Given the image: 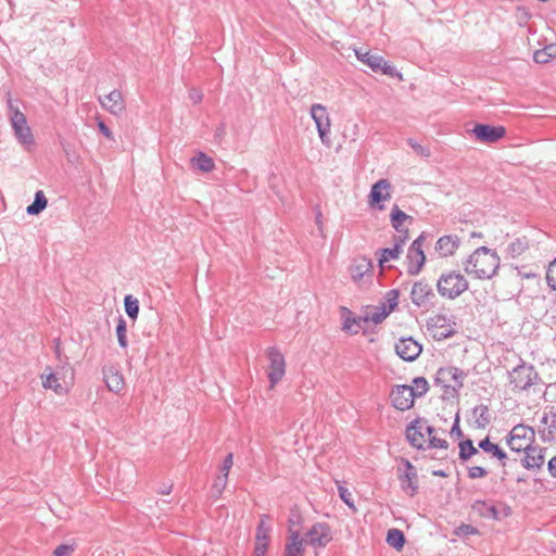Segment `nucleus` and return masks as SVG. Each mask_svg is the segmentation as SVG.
I'll return each instance as SVG.
<instances>
[{
	"instance_id": "f257e3e1",
	"label": "nucleus",
	"mask_w": 556,
	"mask_h": 556,
	"mask_svg": "<svg viewBox=\"0 0 556 556\" xmlns=\"http://www.w3.org/2000/svg\"><path fill=\"white\" fill-rule=\"evenodd\" d=\"M500 267V257L486 247L478 248L465 262L464 269L477 279L492 278Z\"/></svg>"
},
{
	"instance_id": "f03ea898",
	"label": "nucleus",
	"mask_w": 556,
	"mask_h": 556,
	"mask_svg": "<svg viewBox=\"0 0 556 556\" xmlns=\"http://www.w3.org/2000/svg\"><path fill=\"white\" fill-rule=\"evenodd\" d=\"M8 116L17 142L25 149L30 150L35 143V138L27 123V118L11 98L8 99Z\"/></svg>"
},
{
	"instance_id": "7ed1b4c3",
	"label": "nucleus",
	"mask_w": 556,
	"mask_h": 556,
	"mask_svg": "<svg viewBox=\"0 0 556 556\" xmlns=\"http://www.w3.org/2000/svg\"><path fill=\"white\" fill-rule=\"evenodd\" d=\"M468 288V280L457 270H448L441 274L437 281L438 293L448 300L460 296Z\"/></svg>"
},
{
	"instance_id": "20e7f679",
	"label": "nucleus",
	"mask_w": 556,
	"mask_h": 556,
	"mask_svg": "<svg viewBox=\"0 0 556 556\" xmlns=\"http://www.w3.org/2000/svg\"><path fill=\"white\" fill-rule=\"evenodd\" d=\"M534 430L525 425L515 426L508 433L506 442L514 452H521L530 447L534 441Z\"/></svg>"
},
{
	"instance_id": "39448f33",
	"label": "nucleus",
	"mask_w": 556,
	"mask_h": 556,
	"mask_svg": "<svg viewBox=\"0 0 556 556\" xmlns=\"http://www.w3.org/2000/svg\"><path fill=\"white\" fill-rule=\"evenodd\" d=\"M40 379L45 389H51L58 395H64L68 392L72 386L73 375H71L70 380L67 381L65 372H54L51 367H47L40 375Z\"/></svg>"
},
{
	"instance_id": "423d86ee",
	"label": "nucleus",
	"mask_w": 556,
	"mask_h": 556,
	"mask_svg": "<svg viewBox=\"0 0 556 556\" xmlns=\"http://www.w3.org/2000/svg\"><path fill=\"white\" fill-rule=\"evenodd\" d=\"M465 374L456 367H442L437 371L435 383L441 384L448 393V389L456 392L464 384Z\"/></svg>"
},
{
	"instance_id": "0eeeda50",
	"label": "nucleus",
	"mask_w": 556,
	"mask_h": 556,
	"mask_svg": "<svg viewBox=\"0 0 556 556\" xmlns=\"http://www.w3.org/2000/svg\"><path fill=\"white\" fill-rule=\"evenodd\" d=\"M304 539L315 549L324 548L332 541L331 528L326 522H316L307 530Z\"/></svg>"
},
{
	"instance_id": "6e6552de",
	"label": "nucleus",
	"mask_w": 556,
	"mask_h": 556,
	"mask_svg": "<svg viewBox=\"0 0 556 556\" xmlns=\"http://www.w3.org/2000/svg\"><path fill=\"white\" fill-rule=\"evenodd\" d=\"M356 58L368 65L374 72H381L384 75L389 76H399L401 74L396 72L395 67L390 65L381 55L371 54L368 51H363L362 49L355 50Z\"/></svg>"
},
{
	"instance_id": "1a4fd4ad",
	"label": "nucleus",
	"mask_w": 556,
	"mask_h": 556,
	"mask_svg": "<svg viewBox=\"0 0 556 556\" xmlns=\"http://www.w3.org/2000/svg\"><path fill=\"white\" fill-rule=\"evenodd\" d=\"M311 117L316 124L319 138L326 146H330V127L331 122L326 106L321 104H313L311 106Z\"/></svg>"
},
{
	"instance_id": "9d476101",
	"label": "nucleus",
	"mask_w": 556,
	"mask_h": 556,
	"mask_svg": "<svg viewBox=\"0 0 556 556\" xmlns=\"http://www.w3.org/2000/svg\"><path fill=\"white\" fill-rule=\"evenodd\" d=\"M434 429L426 421L416 419L406 428V438L409 443L417 448H422L428 440V435L433 433Z\"/></svg>"
},
{
	"instance_id": "9b49d317",
	"label": "nucleus",
	"mask_w": 556,
	"mask_h": 556,
	"mask_svg": "<svg viewBox=\"0 0 556 556\" xmlns=\"http://www.w3.org/2000/svg\"><path fill=\"white\" fill-rule=\"evenodd\" d=\"M509 379L510 383L514 384L516 389L526 390L538 379V372L533 366L522 364L515 367L509 372Z\"/></svg>"
},
{
	"instance_id": "f8f14e48",
	"label": "nucleus",
	"mask_w": 556,
	"mask_h": 556,
	"mask_svg": "<svg viewBox=\"0 0 556 556\" xmlns=\"http://www.w3.org/2000/svg\"><path fill=\"white\" fill-rule=\"evenodd\" d=\"M267 356L269 359L268 378L270 387L274 388L285 376V357L276 348H270L267 352Z\"/></svg>"
},
{
	"instance_id": "ddd939ff",
	"label": "nucleus",
	"mask_w": 556,
	"mask_h": 556,
	"mask_svg": "<svg viewBox=\"0 0 556 556\" xmlns=\"http://www.w3.org/2000/svg\"><path fill=\"white\" fill-rule=\"evenodd\" d=\"M424 239V235H420L416 240L413 241L408 249L407 260L408 273L410 275H417L426 262V255L422 250Z\"/></svg>"
},
{
	"instance_id": "4468645a",
	"label": "nucleus",
	"mask_w": 556,
	"mask_h": 556,
	"mask_svg": "<svg viewBox=\"0 0 556 556\" xmlns=\"http://www.w3.org/2000/svg\"><path fill=\"white\" fill-rule=\"evenodd\" d=\"M471 132L475 135L477 140L484 143H494L501 140L506 129L503 126H492L488 124H476Z\"/></svg>"
},
{
	"instance_id": "2eb2a0df",
	"label": "nucleus",
	"mask_w": 556,
	"mask_h": 556,
	"mask_svg": "<svg viewBox=\"0 0 556 556\" xmlns=\"http://www.w3.org/2000/svg\"><path fill=\"white\" fill-rule=\"evenodd\" d=\"M401 465L403 468L399 467V479L402 488L408 495L413 496L418 489L416 468L407 459H402Z\"/></svg>"
},
{
	"instance_id": "dca6fc26",
	"label": "nucleus",
	"mask_w": 556,
	"mask_h": 556,
	"mask_svg": "<svg viewBox=\"0 0 556 556\" xmlns=\"http://www.w3.org/2000/svg\"><path fill=\"white\" fill-rule=\"evenodd\" d=\"M392 405L399 410H406L413 407L415 397L413 390L407 384L395 386L390 393Z\"/></svg>"
},
{
	"instance_id": "f3484780",
	"label": "nucleus",
	"mask_w": 556,
	"mask_h": 556,
	"mask_svg": "<svg viewBox=\"0 0 556 556\" xmlns=\"http://www.w3.org/2000/svg\"><path fill=\"white\" fill-rule=\"evenodd\" d=\"M421 351V345L412 337L402 338L395 343L396 354L406 362L415 361Z\"/></svg>"
},
{
	"instance_id": "a211bd4d",
	"label": "nucleus",
	"mask_w": 556,
	"mask_h": 556,
	"mask_svg": "<svg viewBox=\"0 0 556 556\" xmlns=\"http://www.w3.org/2000/svg\"><path fill=\"white\" fill-rule=\"evenodd\" d=\"M434 298L435 294L430 285L424 281L414 283L410 291V299L415 305L419 307L431 305Z\"/></svg>"
},
{
	"instance_id": "6ab92c4d",
	"label": "nucleus",
	"mask_w": 556,
	"mask_h": 556,
	"mask_svg": "<svg viewBox=\"0 0 556 556\" xmlns=\"http://www.w3.org/2000/svg\"><path fill=\"white\" fill-rule=\"evenodd\" d=\"M306 541L301 535L299 529H293L292 526L288 529V538L285 546V556H302L305 549Z\"/></svg>"
},
{
	"instance_id": "aec40b11",
	"label": "nucleus",
	"mask_w": 556,
	"mask_h": 556,
	"mask_svg": "<svg viewBox=\"0 0 556 556\" xmlns=\"http://www.w3.org/2000/svg\"><path fill=\"white\" fill-rule=\"evenodd\" d=\"M472 510L481 517L492 518L494 520H500L502 517L509 515L508 507H504L503 514H501L494 505L484 501H476L472 504Z\"/></svg>"
},
{
	"instance_id": "412c9836",
	"label": "nucleus",
	"mask_w": 556,
	"mask_h": 556,
	"mask_svg": "<svg viewBox=\"0 0 556 556\" xmlns=\"http://www.w3.org/2000/svg\"><path fill=\"white\" fill-rule=\"evenodd\" d=\"M101 105L111 114L118 115L125 110L121 91L113 90L103 98H99Z\"/></svg>"
},
{
	"instance_id": "4be33fe9",
	"label": "nucleus",
	"mask_w": 556,
	"mask_h": 556,
	"mask_svg": "<svg viewBox=\"0 0 556 556\" xmlns=\"http://www.w3.org/2000/svg\"><path fill=\"white\" fill-rule=\"evenodd\" d=\"M391 184L387 179H379L371 186L369 193V204L375 205L381 201H386L391 198Z\"/></svg>"
},
{
	"instance_id": "5701e85b",
	"label": "nucleus",
	"mask_w": 556,
	"mask_h": 556,
	"mask_svg": "<svg viewBox=\"0 0 556 556\" xmlns=\"http://www.w3.org/2000/svg\"><path fill=\"white\" fill-rule=\"evenodd\" d=\"M459 247L457 236H443L435 243V251L444 257L451 256Z\"/></svg>"
},
{
	"instance_id": "b1692460",
	"label": "nucleus",
	"mask_w": 556,
	"mask_h": 556,
	"mask_svg": "<svg viewBox=\"0 0 556 556\" xmlns=\"http://www.w3.org/2000/svg\"><path fill=\"white\" fill-rule=\"evenodd\" d=\"M525 452L523 466L527 469L541 468L544 464V450L538 446H530Z\"/></svg>"
},
{
	"instance_id": "393cba45",
	"label": "nucleus",
	"mask_w": 556,
	"mask_h": 556,
	"mask_svg": "<svg viewBox=\"0 0 556 556\" xmlns=\"http://www.w3.org/2000/svg\"><path fill=\"white\" fill-rule=\"evenodd\" d=\"M104 380L110 391L118 393L124 388L123 375L114 367L103 370Z\"/></svg>"
},
{
	"instance_id": "a878e982",
	"label": "nucleus",
	"mask_w": 556,
	"mask_h": 556,
	"mask_svg": "<svg viewBox=\"0 0 556 556\" xmlns=\"http://www.w3.org/2000/svg\"><path fill=\"white\" fill-rule=\"evenodd\" d=\"M406 236H399V238L395 240V243L392 248H386L380 251L381 255L379 258V263L381 266H383L384 263L390 262L392 260H397L403 245L405 244Z\"/></svg>"
},
{
	"instance_id": "bb28decb",
	"label": "nucleus",
	"mask_w": 556,
	"mask_h": 556,
	"mask_svg": "<svg viewBox=\"0 0 556 556\" xmlns=\"http://www.w3.org/2000/svg\"><path fill=\"white\" fill-rule=\"evenodd\" d=\"M267 518L268 516L266 515L262 516L256 530L255 547H258V553H262L263 549H267L269 543V533L271 529L265 523V519Z\"/></svg>"
},
{
	"instance_id": "cd10ccee",
	"label": "nucleus",
	"mask_w": 556,
	"mask_h": 556,
	"mask_svg": "<svg viewBox=\"0 0 556 556\" xmlns=\"http://www.w3.org/2000/svg\"><path fill=\"white\" fill-rule=\"evenodd\" d=\"M390 313L387 311V305L386 304H380V305H377V306H371V307H368L365 313H364V316H363V320L365 323H372L375 325H378L380 323H382L387 316L389 315Z\"/></svg>"
},
{
	"instance_id": "c85d7f7f",
	"label": "nucleus",
	"mask_w": 556,
	"mask_h": 556,
	"mask_svg": "<svg viewBox=\"0 0 556 556\" xmlns=\"http://www.w3.org/2000/svg\"><path fill=\"white\" fill-rule=\"evenodd\" d=\"M390 219L392 227L400 233H407V229L404 227L405 222L412 220V217L405 212L400 210L397 205H394L390 213Z\"/></svg>"
},
{
	"instance_id": "c756f323",
	"label": "nucleus",
	"mask_w": 556,
	"mask_h": 556,
	"mask_svg": "<svg viewBox=\"0 0 556 556\" xmlns=\"http://www.w3.org/2000/svg\"><path fill=\"white\" fill-rule=\"evenodd\" d=\"M371 269V263L367 258L355 260L350 267V274L354 281H359Z\"/></svg>"
},
{
	"instance_id": "7c9ffc66",
	"label": "nucleus",
	"mask_w": 556,
	"mask_h": 556,
	"mask_svg": "<svg viewBox=\"0 0 556 556\" xmlns=\"http://www.w3.org/2000/svg\"><path fill=\"white\" fill-rule=\"evenodd\" d=\"M541 422L546 426V432H543V439L547 441L556 439V413L553 410L545 412L541 418Z\"/></svg>"
},
{
	"instance_id": "2f4dec72",
	"label": "nucleus",
	"mask_w": 556,
	"mask_h": 556,
	"mask_svg": "<svg viewBox=\"0 0 556 556\" xmlns=\"http://www.w3.org/2000/svg\"><path fill=\"white\" fill-rule=\"evenodd\" d=\"M479 447L486 453L492 454L498 460L502 462V465L505 466V460L507 459L506 453L497 445L492 443L489 438L483 439L479 443Z\"/></svg>"
},
{
	"instance_id": "473e14b6",
	"label": "nucleus",
	"mask_w": 556,
	"mask_h": 556,
	"mask_svg": "<svg viewBox=\"0 0 556 556\" xmlns=\"http://www.w3.org/2000/svg\"><path fill=\"white\" fill-rule=\"evenodd\" d=\"M191 162L193 166L203 173H210L214 168V162L212 157L207 156L203 152H199L195 156H193Z\"/></svg>"
},
{
	"instance_id": "72a5a7b5",
	"label": "nucleus",
	"mask_w": 556,
	"mask_h": 556,
	"mask_svg": "<svg viewBox=\"0 0 556 556\" xmlns=\"http://www.w3.org/2000/svg\"><path fill=\"white\" fill-rule=\"evenodd\" d=\"M475 422L478 428H485L490 424L489 408L485 405H478L472 409Z\"/></svg>"
},
{
	"instance_id": "f704fd0d",
	"label": "nucleus",
	"mask_w": 556,
	"mask_h": 556,
	"mask_svg": "<svg viewBox=\"0 0 556 556\" xmlns=\"http://www.w3.org/2000/svg\"><path fill=\"white\" fill-rule=\"evenodd\" d=\"M47 206V198L45 193L39 190L35 194L34 202L27 206L26 212L29 215H38L40 212H42Z\"/></svg>"
},
{
	"instance_id": "c9c22d12",
	"label": "nucleus",
	"mask_w": 556,
	"mask_h": 556,
	"mask_svg": "<svg viewBox=\"0 0 556 556\" xmlns=\"http://www.w3.org/2000/svg\"><path fill=\"white\" fill-rule=\"evenodd\" d=\"M556 56V46L548 45L544 49L538 50L533 54V59L536 63L544 64L549 62Z\"/></svg>"
},
{
	"instance_id": "e433bc0d",
	"label": "nucleus",
	"mask_w": 556,
	"mask_h": 556,
	"mask_svg": "<svg viewBox=\"0 0 556 556\" xmlns=\"http://www.w3.org/2000/svg\"><path fill=\"white\" fill-rule=\"evenodd\" d=\"M529 248V242L526 237L516 238L507 247V252L511 257L521 255Z\"/></svg>"
},
{
	"instance_id": "4c0bfd02",
	"label": "nucleus",
	"mask_w": 556,
	"mask_h": 556,
	"mask_svg": "<svg viewBox=\"0 0 556 556\" xmlns=\"http://www.w3.org/2000/svg\"><path fill=\"white\" fill-rule=\"evenodd\" d=\"M387 542L392 547L402 548L405 543L403 532L397 529H390L387 534Z\"/></svg>"
},
{
	"instance_id": "58836bf2",
	"label": "nucleus",
	"mask_w": 556,
	"mask_h": 556,
	"mask_svg": "<svg viewBox=\"0 0 556 556\" xmlns=\"http://www.w3.org/2000/svg\"><path fill=\"white\" fill-rule=\"evenodd\" d=\"M409 389L413 390L415 399L420 397L427 393L429 383L424 377H417L413 379V386H409Z\"/></svg>"
},
{
	"instance_id": "ea45409f",
	"label": "nucleus",
	"mask_w": 556,
	"mask_h": 556,
	"mask_svg": "<svg viewBox=\"0 0 556 556\" xmlns=\"http://www.w3.org/2000/svg\"><path fill=\"white\" fill-rule=\"evenodd\" d=\"M459 458L468 460L471 456L478 454V450L473 446L471 440H465L459 443Z\"/></svg>"
},
{
	"instance_id": "a19ab883",
	"label": "nucleus",
	"mask_w": 556,
	"mask_h": 556,
	"mask_svg": "<svg viewBox=\"0 0 556 556\" xmlns=\"http://www.w3.org/2000/svg\"><path fill=\"white\" fill-rule=\"evenodd\" d=\"M125 311L129 318L136 319L139 313V302L136 298L128 294L124 300Z\"/></svg>"
},
{
	"instance_id": "79ce46f5",
	"label": "nucleus",
	"mask_w": 556,
	"mask_h": 556,
	"mask_svg": "<svg viewBox=\"0 0 556 556\" xmlns=\"http://www.w3.org/2000/svg\"><path fill=\"white\" fill-rule=\"evenodd\" d=\"M126 332H127L126 321L123 317H119L118 321H117V326H116V336H117L118 344L123 349L127 348Z\"/></svg>"
},
{
	"instance_id": "37998d69",
	"label": "nucleus",
	"mask_w": 556,
	"mask_h": 556,
	"mask_svg": "<svg viewBox=\"0 0 556 556\" xmlns=\"http://www.w3.org/2000/svg\"><path fill=\"white\" fill-rule=\"evenodd\" d=\"M227 473L218 476L212 485V496L219 497L227 484Z\"/></svg>"
},
{
	"instance_id": "c03bdc74",
	"label": "nucleus",
	"mask_w": 556,
	"mask_h": 556,
	"mask_svg": "<svg viewBox=\"0 0 556 556\" xmlns=\"http://www.w3.org/2000/svg\"><path fill=\"white\" fill-rule=\"evenodd\" d=\"M397 300H399V291L397 290H390L386 294V301L381 304L387 305V311L391 313L396 306H397Z\"/></svg>"
},
{
	"instance_id": "a18cd8bd",
	"label": "nucleus",
	"mask_w": 556,
	"mask_h": 556,
	"mask_svg": "<svg viewBox=\"0 0 556 556\" xmlns=\"http://www.w3.org/2000/svg\"><path fill=\"white\" fill-rule=\"evenodd\" d=\"M546 281L547 285L556 290V258L549 263L547 271H546Z\"/></svg>"
},
{
	"instance_id": "49530a36",
	"label": "nucleus",
	"mask_w": 556,
	"mask_h": 556,
	"mask_svg": "<svg viewBox=\"0 0 556 556\" xmlns=\"http://www.w3.org/2000/svg\"><path fill=\"white\" fill-rule=\"evenodd\" d=\"M74 551L73 544H61L54 549L53 556H71Z\"/></svg>"
},
{
	"instance_id": "de8ad7c7",
	"label": "nucleus",
	"mask_w": 556,
	"mask_h": 556,
	"mask_svg": "<svg viewBox=\"0 0 556 556\" xmlns=\"http://www.w3.org/2000/svg\"><path fill=\"white\" fill-rule=\"evenodd\" d=\"M361 328L359 321L354 318H346L343 324V329L352 333H357Z\"/></svg>"
},
{
	"instance_id": "09e8293b",
	"label": "nucleus",
	"mask_w": 556,
	"mask_h": 556,
	"mask_svg": "<svg viewBox=\"0 0 556 556\" xmlns=\"http://www.w3.org/2000/svg\"><path fill=\"white\" fill-rule=\"evenodd\" d=\"M427 442H429V445L431 447L447 448L448 446L447 442L444 439L437 438L435 435H433V433H431V435H428Z\"/></svg>"
},
{
	"instance_id": "8fccbe9b",
	"label": "nucleus",
	"mask_w": 556,
	"mask_h": 556,
	"mask_svg": "<svg viewBox=\"0 0 556 556\" xmlns=\"http://www.w3.org/2000/svg\"><path fill=\"white\" fill-rule=\"evenodd\" d=\"M486 475H488V471L481 466H473V467H470L468 470V476L470 479L483 478Z\"/></svg>"
},
{
	"instance_id": "3c124183",
	"label": "nucleus",
	"mask_w": 556,
	"mask_h": 556,
	"mask_svg": "<svg viewBox=\"0 0 556 556\" xmlns=\"http://www.w3.org/2000/svg\"><path fill=\"white\" fill-rule=\"evenodd\" d=\"M408 144L412 147V149L418 154V155H421V156H429L430 155V151L422 147L421 144L417 143L416 141H414L413 139H408Z\"/></svg>"
},
{
	"instance_id": "603ef678",
	"label": "nucleus",
	"mask_w": 556,
	"mask_h": 556,
	"mask_svg": "<svg viewBox=\"0 0 556 556\" xmlns=\"http://www.w3.org/2000/svg\"><path fill=\"white\" fill-rule=\"evenodd\" d=\"M339 493L341 500L350 507H353L352 494L349 492V490L343 486H339Z\"/></svg>"
},
{
	"instance_id": "864d4df0",
	"label": "nucleus",
	"mask_w": 556,
	"mask_h": 556,
	"mask_svg": "<svg viewBox=\"0 0 556 556\" xmlns=\"http://www.w3.org/2000/svg\"><path fill=\"white\" fill-rule=\"evenodd\" d=\"M233 465V456L231 453H229L225 459H224V463H223V467H222V472L223 473H229V470L230 468L232 467Z\"/></svg>"
},
{
	"instance_id": "5fc2aeb1",
	"label": "nucleus",
	"mask_w": 556,
	"mask_h": 556,
	"mask_svg": "<svg viewBox=\"0 0 556 556\" xmlns=\"http://www.w3.org/2000/svg\"><path fill=\"white\" fill-rule=\"evenodd\" d=\"M451 435L456 437V438H460L463 435L462 429L459 427V417H458V415L456 416L455 421H454V424L452 426Z\"/></svg>"
},
{
	"instance_id": "6e6d98bb",
	"label": "nucleus",
	"mask_w": 556,
	"mask_h": 556,
	"mask_svg": "<svg viewBox=\"0 0 556 556\" xmlns=\"http://www.w3.org/2000/svg\"><path fill=\"white\" fill-rule=\"evenodd\" d=\"M189 98L190 100L193 102V103H199L201 102L202 98H203V94L200 90L198 89H191L189 91Z\"/></svg>"
},
{
	"instance_id": "4d7b16f0",
	"label": "nucleus",
	"mask_w": 556,
	"mask_h": 556,
	"mask_svg": "<svg viewBox=\"0 0 556 556\" xmlns=\"http://www.w3.org/2000/svg\"><path fill=\"white\" fill-rule=\"evenodd\" d=\"M300 519H301V517L299 514L292 513L288 520V523H289L288 528L290 526H292L293 529H296L295 526H298L300 523Z\"/></svg>"
},
{
	"instance_id": "13d9d810",
	"label": "nucleus",
	"mask_w": 556,
	"mask_h": 556,
	"mask_svg": "<svg viewBox=\"0 0 556 556\" xmlns=\"http://www.w3.org/2000/svg\"><path fill=\"white\" fill-rule=\"evenodd\" d=\"M98 127L106 138L111 139L113 137L112 131L103 122H99Z\"/></svg>"
},
{
	"instance_id": "bf43d9fd",
	"label": "nucleus",
	"mask_w": 556,
	"mask_h": 556,
	"mask_svg": "<svg viewBox=\"0 0 556 556\" xmlns=\"http://www.w3.org/2000/svg\"><path fill=\"white\" fill-rule=\"evenodd\" d=\"M548 471L552 477L556 478V456L552 457L548 462Z\"/></svg>"
},
{
	"instance_id": "052dcab7",
	"label": "nucleus",
	"mask_w": 556,
	"mask_h": 556,
	"mask_svg": "<svg viewBox=\"0 0 556 556\" xmlns=\"http://www.w3.org/2000/svg\"><path fill=\"white\" fill-rule=\"evenodd\" d=\"M54 353L59 361H62V351H61V342L60 339L54 340Z\"/></svg>"
},
{
	"instance_id": "680f3d73",
	"label": "nucleus",
	"mask_w": 556,
	"mask_h": 556,
	"mask_svg": "<svg viewBox=\"0 0 556 556\" xmlns=\"http://www.w3.org/2000/svg\"><path fill=\"white\" fill-rule=\"evenodd\" d=\"M170 490H172V485H164L163 488H161L159 490V493H161V494H169Z\"/></svg>"
},
{
	"instance_id": "e2e57ef3",
	"label": "nucleus",
	"mask_w": 556,
	"mask_h": 556,
	"mask_svg": "<svg viewBox=\"0 0 556 556\" xmlns=\"http://www.w3.org/2000/svg\"><path fill=\"white\" fill-rule=\"evenodd\" d=\"M267 549H263L262 553H258V547L254 549V556H265Z\"/></svg>"
},
{
	"instance_id": "0e129e2a",
	"label": "nucleus",
	"mask_w": 556,
	"mask_h": 556,
	"mask_svg": "<svg viewBox=\"0 0 556 556\" xmlns=\"http://www.w3.org/2000/svg\"><path fill=\"white\" fill-rule=\"evenodd\" d=\"M433 475L434 476H439V477H445L446 476L443 470H435V471H433Z\"/></svg>"
},
{
	"instance_id": "69168bd1",
	"label": "nucleus",
	"mask_w": 556,
	"mask_h": 556,
	"mask_svg": "<svg viewBox=\"0 0 556 556\" xmlns=\"http://www.w3.org/2000/svg\"><path fill=\"white\" fill-rule=\"evenodd\" d=\"M440 321H445V317H443V316H437V317H435V324H434V325L437 326Z\"/></svg>"
},
{
	"instance_id": "338daca9",
	"label": "nucleus",
	"mask_w": 556,
	"mask_h": 556,
	"mask_svg": "<svg viewBox=\"0 0 556 556\" xmlns=\"http://www.w3.org/2000/svg\"><path fill=\"white\" fill-rule=\"evenodd\" d=\"M451 334H452V331H451V330H450V331H447V332H444V331H442V332H441V336H443V337H448V336H451Z\"/></svg>"
},
{
	"instance_id": "774afa93",
	"label": "nucleus",
	"mask_w": 556,
	"mask_h": 556,
	"mask_svg": "<svg viewBox=\"0 0 556 556\" xmlns=\"http://www.w3.org/2000/svg\"><path fill=\"white\" fill-rule=\"evenodd\" d=\"M526 277H527V278H531V277H532V278H535V277H536V275H535V274H527V275H526Z\"/></svg>"
}]
</instances>
